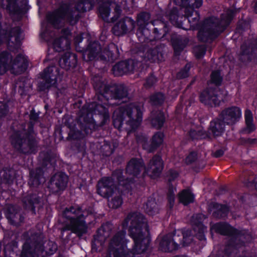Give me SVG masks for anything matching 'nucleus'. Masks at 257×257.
I'll list each match as a JSON object with an SVG mask.
<instances>
[{"label": "nucleus", "mask_w": 257, "mask_h": 257, "mask_svg": "<svg viewBox=\"0 0 257 257\" xmlns=\"http://www.w3.org/2000/svg\"><path fill=\"white\" fill-rule=\"evenodd\" d=\"M168 16L173 25L180 28L185 29L183 25V22L186 21V19L183 15L179 16L178 10L177 8L174 7L170 10L168 12Z\"/></svg>", "instance_id": "nucleus-42"}, {"label": "nucleus", "mask_w": 257, "mask_h": 257, "mask_svg": "<svg viewBox=\"0 0 257 257\" xmlns=\"http://www.w3.org/2000/svg\"><path fill=\"white\" fill-rule=\"evenodd\" d=\"M206 218L205 215L198 213L194 214L191 220L193 232H195L196 237L200 241V246L201 247H203L207 242L205 235V233L207 232V226L203 223Z\"/></svg>", "instance_id": "nucleus-13"}, {"label": "nucleus", "mask_w": 257, "mask_h": 257, "mask_svg": "<svg viewBox=\"0 0 257 257\" xmlns=\"http://www.w3.org/2000/svg\"><path fill=\"white\" fill-rule=\"evenodd\" d=\"M119 56V53L117 46L112 43H110L102 48L101 53L99 55L98 61H96L97 65L102 62L104 66L101 68H104L109 62H113L116 60Z\"/></svg>", "instance_id": "nucleus-17"}, {"label": "nucleus", "mask_w": 257, "mask_h": 257, "mask_svg": "<svg viewBox=\"0 0 257 257\" xmlns=\"http://www.w3.org/2000/svg\"><path fill=\"white\" fill-rule=\"evenodd\" d=\"M10 71L15 75H19L24 72L28 66V61L22 54H18L12 60Z\"/></svg>", "instance_id": "nucleus-32"}, {"label": "nucleus", "mask_w": 257, "mask_h": 257, "mask_svg": "<svg viewBox=\"0 0 257 257\" xmlns=\"http://www.w3.org/2000/svg\"><path fill=\"white\" fill-rule=\"evenodd\" d=\"M99 16L105 21L108 22V17L110 14V4L103 3L101 4L98 8Z\"/></svg>", "instance_id": "nucleus-52"}, {"label": "nucleus", "mask_w": 257, "mask_h": 257, "mask_svg": "<svg viewBox=\"0 0 257 257\" xmlns=\"http://www.w3.org/2000/svg\"><path fill=\"white\" fill-rule=\"evenodd\" d=\"M179 176V173L176 170L174 169H170L166 172V177L167 178V184L168 188L172 186V189H176L172 183Z\"/></svg>", "instance_id": "nucleus-54"}, {"label": "nucleus", "mask_w": 257, "mask_h": 257, "mask_svg": "<svg viewBox=\"0 0 257 257\" xmlns=\"http://www.w3.org/2000/svg\"><path fill=\"white\" fill-rule=\"evenodd\" d=\"M164 138L165 135L163 132H156L149 142L146 141L143 143V149L149 153H154L163 144Z\"/></svg>", "instance_id": "nucleus-29"}, {"label": "nucleus", "mask_w": 257, "mask_h": 257, "mask_svg": "<svg viewBox=\"0 0 257 257\" xmlns=\"http://www.w3.org/2000/svg\"><path fill=\"white\" fill-rule=\"evenodd\" d=\"M10 140L13 147L21 154L31 155L37 152L38 142L32 123L29 124L27 131L23 135L20 131H14Z\"/></svg>", "instance_id": "nucleus-4"}, {"label": "nucleus", "mask_w": 257, "mask_h": 257, "mask_svg": "<svg viewBox=\"0 0 257 257\" xmlns=\"http://www.w3.org/2000/svg\"><path fill=\"white\" fill-rule=\"evenodd\" d=\"M102 47L97 41L91 42L88 46L86 50L83 54V58L86 61H92L97 58L98 61L99 55L101 53Z\"/></svg>", "instance_id": "nucleus-31"}, {"label": "nucleus", "mask_w": 257, "mask_h": 257, "mask_svg": "<svg viewBox=\"0 0 257 257\" xmlns=\"http://www.w3.org/2000/svg\"><path fill=\"white\" fill-rule=\"evenodd\" d=\"M3 178L5 183L11 184L13 183L14 177L10 171L4 172Z\"/></svg>", "instance_id": "nucleus-64"}, {"label": "nucleus", "mask_w": 257, "mask_h": 257, "mask_svg": "<svg viewBox=\"0 0 257 257\" xmlns=\"http://www.w3.org/2000/svg\"><path fill=\"white\" fill-rule=\"evenodd\" d=\"M176 189H172V186L168 188V192L167 194V207L170 210H172L174 207L175 201V190Z\"/></svg>", "instance_id": "nucleus-55"}, {"label": "nucleus", "mask_w": 257, "mask_h": 257, "mask_svg": "<svg viewBox=\"0 0 257 257\" xmlns=\"http://www.w3.org/2000/svg\"><path fill=\"white\" fill-rule=\"evenodd\" d=\"M70 39L59 37L55 39L53 42L54 49L57 52H61L70 48Z\"/></svg>", "instance_id": "nucleus-47"}, {"label": "nucleus", "mask_w": 257, "mask_h": 257, "mask_svg": "<svg viewBox=\"0 0 257 257\" xmlns=\"http://www.w3.org/2000/svg\"><path fill=\"white\" fill-rule=\"evenodd\" d=\"M166 122L165 114L163 110H157L151 112L150 123L152 127L160 130Z\"/></svg>", "instance_id": "nucleus-36"}, {"label": "nucleus", "mask_w": 257, "mask_h": 257, "mask_svg": "<svg viewBox=\"0 0 257 257\" xmlns=\"http://www.w3.org/2000/svg\"><path fill=\"white\" fill-rule=\"evenodd\" d=\"M21 29L19 27L12 28L8 34L5 32L3 39H7L8 48L10 51H14L19 48L21 45Z\"/></svg>", "instance_id": "nucleus-28"}, {"label": "nucleus", "mask_w": 257, "mask_h": 257, "mask_svg": "<svg viewBox=\"0 0 257 257\" xmlns=\"http://www.w3.org/2000/svg\"><path fill=\"white\" fill-rule=\"evenodd\" d=\"M187 135L192 140L210 138V134L208 132L202 130L197 131L194 129H190L188 132Z\"/></svg>", "instance_id": "nucleus-50"}, {"label": "nucleus", "mask_w": 257, "mask_h": 257, "mask_svg": "<svg viewBox=\"0 0 257 257\" xmlns=\"http://www.w3.org/2000/svg\"><path fill=\"white\" fill-rule=\"evenodd\" d=\"M210 230L211 232L214 231L217 234L230 237L228 245L231 246L235 245L237 238L241 235L240 230L227 222L220 221L215 223L211 226Z\"/></svg>", "instance_id": "nucleus-10"}, {"label": "nucleus", "mask_w": 257, "mask_h": 257, "mask_svg": "<svg viewBox=\"0 0 257 257\" xmlns=\"http://www.w3.org/2000/svg\"><path fill=\"white\" fill-rule=\"evenodd\" d=\"M42 165L45 167H55L56 165L55 155L51 150L47 151L43 153Z\"/></svg>", "instance_id": "nucleus-49"}, {"label": "nucleus", "mask_w": 257, "mask_h": 257, "mask_svg": "<svg viewBox=\"0 0 257 257\" xmlns=\"http://www.w3.org/2000/svg\"><path fill=\"white\" fill-rule=\"evenodd\" d=\"M164 168V163L162 157L158 155H155L150 160L147 172L150 171L151 174L150 176L152 179H156L160 177Z\"/></svg>", "instance_id": "nucleus-26"}, {"label": "nucleus", "mask_w": 257, "mask_h": 257, "mask_svg": "<svg viewBox=\"0 0 257 257\" xmlns=\"http://www.w3.org/2000/svg\"><path fill=\"white\" fill-rule=\"evenodd\" d=\"M112 2L115 5L114 11L116 13V17H112L111 19V21L113 22L120 16L121 9H123L126 12L129 11L130 7H132L133 0H112Z\"/></svg>", "instance_id": "nucleus-43"}, {"label": "nucleus", "mask_w": 257, "mask_h": 257, "mask_svg": "<svg viewBox=\"0 0 257 257\" xmlns=\"http://www.w3.org/2000/svg\"><path fill=\"white\" fill-rule=\"evenodd\" d=\"M221 98V100L218 97H199L201 102L210 107H218L223 104L226 101V97Z\"/></svg>", "instance_id": "nucleus-48"}, {"label": "nucleus", "mask_w": 257, "mask_h": 257, "mask_svg": "<svg viewBox=\"0 0 257 257\" xmlns=\"http://www.w3.org/2000/svg\"><path fill=\"white\" fill-rule=\"evenodd\" d=\"M59 69L55 66L47 67L41 74L43 81L39 85V91H44L53 86L56 82Z\"/></svg>", "instance_id": "nucleus-16"}, {"label": "nucleus", "mask_w": 257, "mask_h": 257, "mask_svg": "<svg viewBox=\"0 0 257 257\" xmlns=\"http://www.w3.org/2000/svg\"><path fill=\"white\" fill-rule=\"evenodd\" d=\"M198 158V155L196 151H191L185 159V163L187 165H190L195 163Z\"/></svg>", "instance_id": "nucleus-60"}, {"label": "nucleus", "mask_w": 257, "mask_h": 257, "mask_svg": "<svg viewBox=\"0 0 257 257\" xmlns=\"http://www.w3.org/2000/svg\"><path fill=\"white\" fill-rule=\"evenodd\" d=\"M44 251L42 240L38 238L27 239L23 245L20 257H34Z\"/></svg>", "instance_id": "nucleus-15"}, {"label": "nucleus", "mask_w": 257, "mask_h": 257, "mask_svg": "<svg viewBox=\"0 0 257 257\" xmlns=\"http://www.w3.org/2000/svg\"><path fill=\"white\" fill-rule=\"evenodd\" d=\"M146 44L142 46L143 55L142 56L145 61L151 62H160L164 60V51L165 45L158 43L155 47L153 48V43L154 41L151 40Z\"/></svg>", "instance_id": "nucleus-12"}, {"label": "nucleus", "mask_w": 257, "mask_h": 257, "mask_svg": "<svg viewBox=\"0 0 257 257\" xmlns=\"http://www.w3.org/2000/svg\"><path fill=\"white\" fill-rule=\"evenodd\" d=\"M128 235L134 240L132 249L110 245L106 257H135L136 254L143 253L148 249L151 237L149 226L144 215H139L132 220L128 228Z\"/></svg>", "instance_id": "nucleus-2"}, {"label": "nucleus", "mask_w": 257, "mask_h": 257, "mask_svg": "<svg viewBox=\"0 0 257 257\" xmlns=\"http://www.w3.org/2000/svg\"><path fill=\"white\" fill-rule=\"evenodd\" d=\"M174 2L179 6H191L197 9L202 5V0H174Z\"/></svg>", "instance_id": "nucleus-53"}, {"label": "nucleus", "mask_w": 257, "mask_h": 257, "mask_svg": "<svg viewBox=\"0 0 257 257\" xmlns=\"http://www.w3.org/2000/svg\"><path fill=\"white\" fill-rule=\"evenodd\" d=\"M77 63L76 54L70 52H66L59 61L60 66L66 70L75 68Z\"/></svg>", "instance_id": "nucleus-37"}, {"label": "nucleus", "mask_w": 257, "mask_h": 257, "mask_svg": "<svg viewBox=\"0 0 257 257\" xmlns=\"http://www.w3.org/2000/svg\"><path fill=\"white\" fill-rule=\"evenodd\" d=\"M135 22L130 17H125L119 20L111 29L112 33L117 36H122L133 31Z\"/></svg>", "instance_id": "nucleus-20"}, {"label": "nucleus", "mask_w": 257, "mask_h": 257, "mask_svg": "<svg viewBox=\"0 0 257 257\" xmlns=\"http://www.w3.org/2000/svg\"><path fill=\"white\" fill-rule=\"evenodd\" d=\"M241 52L240 59L243 62L250 61L256 57L257 40H254L248 47L242 45L241 47Z\"/></svg>", "instance_id": "nucleus-33"}, {"label": "nucleus", "mask_w": 257, "mask_h": 257, "mask_svg": "<svg viewBox=\"0 0 257 257\" xmlns=\"http://www.w3.org/2000/svg\"><path fill=\"white\" fill-rule=\"evenodd\" d=\"M12 60L13 56L9 52L4 51L0 53V75L10 70Z\"/></svg>", "instance_id": "nucleus-40"}, {"label": "nucleus", "mask_w": 257, "mask_h": 257, "mask_svg": "<svg viewBox=\"0 0 257 257\" xmlns=\"http://www.w3.org/2000/svg\"><path fill=\"white\" fill-rule=\"evenodd\" d=\"M145 210L149 215H154L158 212V207L155 198H148L146 203Z\"/></svg>", "instance_id": "nucleus-51"}, {"label": "nucleus", "mask_w": 257, "mask_h": 257, "mask_svg": "<svg viewBox=\"0 0 257 257\" xmlns=\"http://www.w3.org/2000/svg\"><path fill=\"white\" fill-rule=\"evenodd\" d=\"M176 230L169 233L161 237L159 242V249L164 252H172L178 250L179 248L178 241H181V238H178Z\"/></svg>", "instance_id": "nucleus-14"}, {"label": "nucleus", "mask_w": 257, "mask_h": 257, "mask_svg": "<svg viewBox=\"0 0 257 257\" xmlns=\"http://www.w3.org/2000/svg\"><path fill=\"white\" fill-rule=\"evenodd\" d=\"M68 176L64 172H60L53 175L49 183L48 187L53 193L63 191L67 186Z\"/></svg>", "instance_id": "nucleus-21"}, {"label": "nucleus", "mask_w": 257, "mask_h": 257, "mask_svg": "<svg viewBox=\"0 0 257 257\" xmlns=\"http://www.w3.org/2000/svg\"><path fill=\"white\" fill-rule=\"evenodd\" d=\"M152 24L155 27L154 33L155 35V38L160 39L163 38L170 31L168 22L164 21L163 19L154 20Z\"/></svg>", "instance_id": "nucleus-35"}, {"label": "nucleus", "mask_w": 257, "mask_h": 257, "mask_svg": "<svg viewBox=\"0 0 257 257\" xmlns=\"http://www.w3.org/2000/svg\"><path fill=\"white\" fill-rule=\"evenodd\" d=\"M243 184L247 188L254 189L257 191V177L251 176L245 179Z\"/></svg>", "instance_id": "nucleus-56"}, {"label": "nucleus", "mask_w": 257, "mask_h": 257, "mask_svg": "<svg viewBox=\"0 0 257 257\" xmlns=\"http://www.w3.org/2000/svg\"><path fill=\"white\" fill-rule=\"evenodd\" d=\"M63 217L69 221L68 229L81 237L86 233L87 225L86 222V216L84 214V211L81 207L77 208L71 206L66 207L62 213Z\"/></svg>", "instance_id": "nucleus-8"}, {"label": "nucleus", "mask_w": 257, "mask_h": 257, "mask_svg": "<svg viewBox=\"0 0 257 257\" xmlns=\"http://www.w3.org/2000/svg\"><path fill=\"white\" fill-rule=\"evenodd\" d=\"M44 182V172L42 168L37 167L29 170L28 184L31 188L37 187Z\"/></svg>", "instance_id": "nucleus-30"}, {"label": "nucleus", "mask_w": 257, "mask_h": 257, "mask_svg": "<svg viewBox=\"0 0 257 257\" xmlns=\"http://www.w3.org/2000/svg\"><path fill=\"white\" fill-rule=\"evenodd\" d=\"M139 215H144L141 213L137 214H129L123 219L121 223V229L117 231L111 238L109 245L115 247H127L128 240L126 238V230L131 225L132 220Z\"/></svg>", "instance_id": "nucleus-11"}, {"label": "nucleus", "mask_w": 257, "mask_h": 257, "mask_svg": "<svg viewBox=\"0 0 257 257\" xmlns=\"http://www.w3.org/2000/svg\"><path fill=\"white\" fill-rule=\"evenodd\" d=\"M143 114L142 107L139 105L131 104L121 106L113 116V125L115 128L120 129L125 123L136 130L142 121Z\"/></svg>", "instance_id": "nucleus-5"}, {"label": "nucleus", "mask_w": 257, "mask_h": 257, "mask_svg": "<svg viewBox=\"0 0 257 257\" xmlns=\"http://www.w3.org/2000/svg\"><path fill=\"white\" fill-rule=\"evenodd\" d=\"M123 203L122 198L121 196H114L112 198L110 204L112 205V208L117 209L120 207Z\"/></svg>", "instance_id": "nucleus-62"}, {"label": "nucleus", "mask_w": 257, "mask_h": 257, "mask_svg": "<svg viewBox=\"0 0 257 257\" xmlns=\"http://www.w3.org/2000/svg\"><path fill=\"white\" fill-rule=\"evenodd\" d=\"M125 170L127 174L136 178L141 177L142 179H144L147 173L143 160L137 158H133L128 162Z\"/></svg>", "instance_id": "nucleus-18"}, {"label": "nucleus", "mask_w": 257, "mask_h": 257, "mask_svg": "<svg viewBox=\"0 0 257 257\" xmlns=\"http://www.w3.org/2000/svg\"><path fill=\"white\" fill-rule=\"evenodd\" d=\"M225 122L219 116L210 122L208 130L214 137L221 136L225 131Z\"/></svg>", "instance_id": "nucleus-38"}, {"label": "nucleus", "mask_w": 257, "mask_h": 257, "mask_svg": "<svg viewBox=\"0 0 257 257\" xmlns=\"http://www.w3.org/2000/svg\"><path fill=\"white\" fill-rule=\"evenodd\" d=\"M206 47L205 45L196 46L194 48L193 52L197 59H201L205 54Z\"/></svg>", "instance_id": "nucleus-58"}, {"label": "nucleus", "mask_w": 257, "mask_h": 257, "mask_svg": "<svg viewBox=\"0 0 257 257\" xmlns=\"http://www.w3.org/2000/svg\"><path fill=\"white\" fill-rule=\"evenodd\" d=\"M80 119L78 121L80 130L76 128L75 124L66 120L64 124L69 129L67 140L76 141L75 147L78 152L85 150V144L82 142L84 138L91 135L93 132L97 130L109 121L110 116L108 109L101 104H95L94 107L83 108Z\"/></svg>", "instance_id": "nucleus-1"}, {"label": "nucleus", "mask_w": 257, "mask_h": 257, "mask_svg": "<svg viewBox=\"0 0 257 257\" xmlns=\"http://www.w3.org/2000/svg\"><path fill=\"white\" fill-rule=\"evenodd\" d=\"M93 85L96 93L111 96H127L130 94L128 88L124 85L107 84L106 79L99 75L92 78Z\"/></svg>", "instance_id": "nucleus-9"}, {"label": "nucleus", "mask_w": 257, "mask_h": 257, "mask_svg": "<svg viewBox=\"0 0 257 257\" xmlns=\"http://www.w3.org/2000/svg\"><path fill=\"white\" fill-rule=\"evenodd\" d=\"M103 0H96L97 3L102 2ZM95 0H78L75 5L69 2L73 5V10L77 12L79 14L80 12H85L90 10L94 6Z\"/></svg>", "instance_id": "nucleus-41"}, {"label": "nucleus", "mask_w": 257, "mask_h": 257, "mask_svg": "<svg viewBox=\"0 0 257 257\" xmlns=\"http://www.w3.org/2000/svg\"><path fill=\"white\" fill-rule=\"evenodd\" d=\"M244 119L245 127L240 131L241 134H250L256 130V126L253 123V118L252 111L248 109L245 110Z\"/></svg>", "instance_id": "nucleus-39"}, {"label": "nucleus", "mask_w": 257, "mask_h": 257, "mask_svg": "<svg viewBox=\"0 0 257 257\" xmlns=\"http://www.w3.org/2000/svg\"><path fill=\"white\" fill-rule=\"evenodd\" d=\"M102 243L101 241L98 239V236L97 235H94L91 242V251L92 252H97L99 246L101 245Z\"/></svg>", "instance_id": "nucleus-61"}, {"label": "nucleus", "mask_w": 257, "mask_h": 257, "mask_svg": "<svg viewBox=\"0 0 257 257\" xmlns=\"http://www.w3.org/2000/svg\"><path fill=\"white\" fill-rule=\"evenodd\" d=\"M1 6L11 15L19 16L26 9L27 0H1Z\"/></svg>", "instance_id": "nucleus-24"}, {"label": "nucleus", "mask_w": 257, "mask_h": 257, "mask_svg": "<svg viewBox=\"0 0 257 257\" xmlns=\"http://www.w3.org/2000/svg\"><path fill=\"white\" fill-rule=\"evenodd\" d=\"M73 9L71 4L62 2L57 9L47 14L46 18L48 23L57 29L63 27L65 22L71 26L75 25L80 15Z\"/></svg>", "instance_id": "nucleus-6"}, {"label": "nucleus", "mask_w": 257, "mask_h": 257, "mask_svg": "<svg viewBox=\"0 0 257 257\" xmlns=\"http://www.w3.org/2000/svg\"><path fill=\"white\" fill-rule=\"evenodd\" d=\"M210 77L212 82L216 85H220L221 84L222 77L221 76L220 72L219 70L212 71Z\"/></svg>", "instance_id": "nucleus-59"}, {"label": "nucleus", "mask_w": 257, "mask_h": 257, "mask_svg": "<svg viewBox=\"0 0 257 257\" xmlns=\"http://www.w3.org/2000/svg\"><path fill=\"white\" fill-rule=\"evenodd\" d=\"M138 62L133 59H128L116 63L111 71L115 76H121L134 72L138 65Z\"/></svg>", "instance_id": "nucleus-23"}, {"label": "nucleus", "mask_w": 257, "mask_h": 257, "mask_svg": "<svg viewBox=\"0 0 257 257\" xmlns=\"http://www.w3.org/2000/svg\"><path fill=\"white\" fill-rule=\"evenodd\" d=\"M5 215L9 222L13 225H16L18 223V217L20 218L22 217V215L18 213V210L13 205H11L8 207Z\"/></svg>", "instance_id": "nucleus-45"}, {"label": "nucleus", "mask_w": 257, "mask_h": 257, "mask_svg": "<svg viewBox=\"0 0 257 257\" xmlns=\"http://www.w3.org/2000/svg\"><path fill=\"white\" fill-rule=\"evenodd\" d=\"M213 209H214L213 216L219 219L226 217L229 212V207L228 205L217 202L213 203Z\"/></svg>", "instance_id": "nucleus-44"}, {"label": "nucleus", "mask_w": 257, "mask_h": 257, "mask_svg": "<svg viewBox=\"0 0 257 257\" xmlns=\"http://www.w3.org/2000/svg\"><path fill=\"white\" fill-rule=\"evenodd\" d=\"M190 64H187L184 68L177 74V77L179 79H183L189 76V71L190 69Z\"/></svg>", "instance_id": "nucleus-63"}, {"label": "nucleus", "mask_w": 257, "mask_h": 257, "mask_svg": "<svg viewBox=\"0 0 257 257\" xmlns=\"http://www.w3.org/2000/svg\"><path fill=\"white\" fill-rule=\"evenodd\" d=\"M227 125H233L238 122L241 117V110L237 106H231L222 110L219 114Z\"/></svg>", "instance_id": "nucleus-25"}, {"label": "nucleus", "mask_w": 257, "mask_h": 257, "mask_svg": "<svg viewBox=\"0 0 257 257\" xmlns=\"http://www.w3.org/2000/svg\"><path fill=\"white\" fill-rule=\"evenodd\" d=\"M178 199L181 203L187 206L194 202L195 196L190 190L184 189L179 193Z\"/></svg>", "instance_id": "nucleus-46"}, {"label": "nucleus", "mask_w": 257, "mask_h": 257, "mask_svg": "<svg viewBox=\"0 0 257 257\" xmlns=\"http://www.w3.org/2000/svg\"><path fill=\"white\" fill-rule=\"evenodd\" d=\"M171 41L174 50V54L179 56L189 42L187 37L177 35L175 33L171 35Z\"/></svg>", "instance_id": "nucleus-34"}, {"label": "nucleus", "mask_w": 257, "mask_h": 257, "mask_svg": "<svg viewBox=\"0 0 257 257\" xmlns=\"http://www.w3.org/2000/svg\"><path fill=\"white\" fill-rule=\"evenodd\" d=\"M133 181V178H125L123 169H116L112 172L111 176L103 177L98 181L96 192L103 198L108 199L112 197L116 189L115 183L127 188Z\"/></svg>", "instance_id": "nucleus-7"}, {"label": "nucleus", "mask_w": 257, "mask_h": 257, "mask_svg": "<svg viewBox=\"0 0 257 257\" xmlns=\"http://www.w3.org/2000/svg\"><path fill=\"white\" fill-rule=\"evenodd\" d=\"M154 20H152L151 14L148 11H142L139 12L136 16L135 25L138 27V30L145 38L149 40L150 38V32L146 28L147 26L152 23Z\"/></svg>", "instance_id": "nucleus-19"}, {"label": "nucleus", "mask_w": 257, "mask_h": 257, "mask_svg": "<svg viewBox=\"0 0 257 257\" xmlns=\"http://www.w3.org/2000/svg\"><path fill=\"white\" fill-rule=\"evenodd\" d=\"M236 11L227 10L223 13L220 19L211 17L204 20L198 33V38L202 42H210L215 39L229 25Z\"/></svg>", "instance_id": "nucleus-3"}, {"label": "nucleus", "mask_w": 257, "mask_h": 257, "mask_svg": "<svg viewBox=\"0 0 257 257\" xmlns=\"http://www.w3.org/2000/svg\"><path fill=\"white\" fill-rule=\"evenodd\" d=\"M177 235H179L178 238H181V241H178L180 245L183 246H188L192 244H195L197 243L199 248H202L200 246V241L196 237L195 232L189 229L183 228L181 230H176Z\"/></svg>", "instance_id": "nucleus-27"}, {"label": "nucleus", "mask_w": 257, "mask_h": 257, "mask_svg": "<svg viewBox=\"0 0 257 257\" xmlns=\"http://www.w3.org/2000/svg\"><path fill=\"white\" fill-rule=\"evenodd\" d=\"M43 193L37 190H31L27 192L23 198L25 207L36 214V207L43 201Z\"/></svg>", "instance_id": "nucleus-22"}, {"label": "nucleus", "mask_w": 257, "mask_h": 257, "mask_svg": "<svg viewBox=\"0 0 257 257\" xmlns=\"http://www.w3.org/2000/svg\"><path fill=\"white\" fill-rule=\"evenodd\" d=\"M250 25L248 22L240 20L238 22L236 32L242 34L244 31L250 29Z\"/></svg>", "instance_id": "nucleus-57"}]
</instances>
